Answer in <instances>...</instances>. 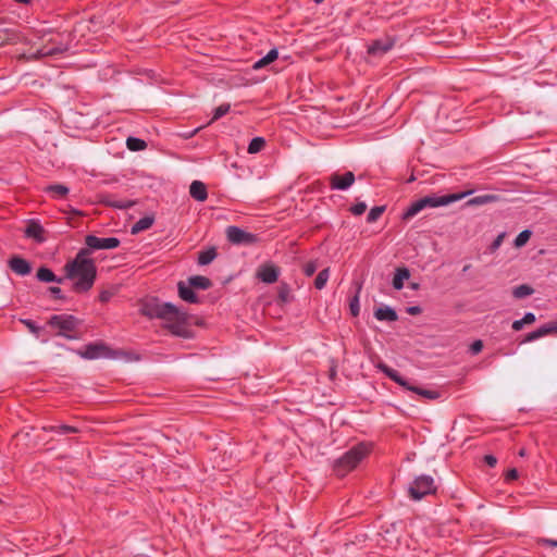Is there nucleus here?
I'll use <instances>...</instances> for the list:
<instances>
[{
	"mask_svg": "<svg viewBox=\"0 0 557 557\" xmlns=\"http://www.w3.org/2000/svg\"><path fill=\"white\" fill-rule=\"evenodd\" d=\"M25 236L35 239L37 243L45 242L44 227L35 221H30L25 228Z\"/></svg>",
	"mask_w": 557,
	"mask_h": 557,
	"instance_id": "18",
	"label": "nucleus"
},
{
	"mask_svg": "<svg viewBox=\"0 0 557 557\" xmlns=\"http://www.w3.org/2000/svg\"><path fill=\"white\" fill-rule=\"evenodd\" d=\"M193 288L194 287L190 286L189 283L186 284L183 281L178 282L177 289L180 298L188 304H198L199 297L196 295Z\"/></svg>",
	"mask_w": 557,
	"mask_h": 557,
	"instance_id": "17",
	"label": "nucleus"
},
{
	"mask_svg": "<svg viewBox=\"0 0 557 557\" xmlns=\"http://www.w3.org/2000/svg\"><path fill=\"white\" fill-rule=\"evenodd\" d=\"M48 292L55 298V299H60V300H64L65 299V296L62 292V289L58 286H50L48 288Z\"/></svg>",
	"mask_w": 557,
	"mask_h": 557,
	"instance_id": "44",
	"label": "nucleus"
},
{
	"mask_svg": "<svg viewBox=\"0 0 557 557\" xmlns=\"http://www.w3.org/2000/svg\"><path fill=\"white\" fill-rule=\"evenodd\" d=\"M470 268H471V264H466V265L463 267V269H462V272H463V273L468 272V271L470 270Z\"/></svg>",
	"mask_w": 557,
	"mask_h": 557,
	"instance_id": "59",
	"label": "nucleus"
},
{
	"mask_svg": "<svg viewBox=\"0 0 557 557\" xmlns=\"http://www.w3.org/2000/svg\"><path fill=\"white\" fill-rule=\"evenodd\" d=\"M49 430L58 434H70L78 432L77 428L67 424L52 425L49 428Z\"/></svg>",
	"mask_w": 557,
	"mask_h": 557,
	"instance_id": "37",
	"label": "nucleus"
},
{
	"mask_svg": "<svg viewBox=\"0 0 557 557\" xmlns=\"http://www.w3.org/2000/svg\"><path fill=\"white\" fill-rule=\"evenodd\" d=\"M483 348V343L481 339L474 341L470 346V351L472 355L479 354Z\"/></svg>",
	"mask_w": 557,
	"mask_h": 557,
	"instance_id": "46",
	"label": "nucleus"
},
{
	"mask_svg": "<svg viewBox=\"0 0 557 557\" xmlns=\"http://www.w3.org/2000/svg\"><path fill=\"white\" fill-rule=\"evenodd\" d=\"M268 65L267 62L264 61L263 58H261L260 60H258L255 64H253V69L255 70H259L263 66Z\"/></svg>",
	"mask_w": 557,
	"mask_h": 557,
	"instance_id": "56",
	"label": "nucleus"
},
{
	"mask_svg": "<svg viewBox=\"0 0 557 557\" xmlns=\"http://www.w3.org/2000/svg\"><path fill=\"white\" fill-rule=\"evenodd\" d=\"M102 202L115 209H129L134 206V201L127 199H115L112 196H104Z\"/></svg>",
	"mask_w": 557,
	"mask_h": 557,
	"instance_id": "23",
	"label": "nucleus"
},
{
	"mask_svg": "<svg viewBox=\"0 0 557 557\" xmlns=\"http://www.w3.org/2000/svg\"><path fill=\"white\" fill-rule=\"evenodd\" d=\"M539 339L537 335H536V332L533 331V332H530L525 335V338L523 339L522 343H529V342H533V341H536Z\"/></svg>",
	"mask_w": 557,
	"mask_h": 557,
	"instance_id": "54",
	"label": "nucleus"
},
{
	"mask_svg": "<svg viewBox=\"0 0 557 557\" xmlns=\"http://www.w3.org/2000/svg\"><path fill=\"white\" fill-rule=\"evenodd\" d=\"M278 57V51L277 49H271L264 57V61L267 62V64H270L271 62H273L274 60H276Z\"/></svg>",
	"mask_w": 557,
	"mask_h": 557,
	"instance_id": "45",
	"label": "nucleus"
},
{
	"mask_svg": "<svg viewBox=\"0 0 557 557\" xmlns=\"http://www.w3.org/2000/svg\"><path fill=\"white\" fill-rule=\"evenodd\" d=\"M9 267L15 274L21 276L28 275L32 272L29 261L18 256H14L9 260Z\"/></svg>",
	"mask_w": 557,
	"mask_h": 557,
	"instance_id": "16",
	"label": "nucleus"
},
{
	"mask_svg": "<svg viewBox=\"0 0 557 557\" xmlns=\"http://www.w3.org/2000/svg\"><path fill=\"white\" fill-rule=\"evenodd\" d=\"M410 288L416 290L419 288V284L418 283H410Z\"/></svg>",
	"mask_w": 557,
	"mask_h": 557,
	"instance_id": "58",
	"label": "nucleus"
},
{
	"mask_svg": "<svg viewBox=\"0 0 557 557\" xmlns=\"http://www.w3.org/2000/svg\"><path fill=\"white\" fill-rule=\"evenodd\" d=\"M265 146V139L263 137H255L250 140L247 151L250 154L260 152Z\"/></svg>",
	"mask_w": 557,
	"mask_h": 557,
	"instance_id": "29",
	"label": "nucleus"
},
{
	"mask_svg": "<svg viewBox=\"0 0 557 557\" xmlns=\"http://www.w3.org/2000/svg\"><path fill=\"white\" fill-rule=\"evenodd\" d=\"M410 277V271L406 267L397 268L393 277V287L400 290L404 287V281Z\"/></svg>",
	"mask_w": 557,
	"mask_h": 557,
	"instance_id": "25",
	"label": "nucleus"
},
{
	"mask_svg": "<svg viewBox=\"0 0 557 557\" xmlns=\"http://www.w3.org/2000/svg\"><path fill=\"white\" fill-rule=\"evenodd\" d=\"M199 128H195L194 131H191L190 133L186 134L185 137L186 138H190L193 137L197 132H198Z\"/></svg>",
	"mask_w": 557,
	"mask_h": 557,
	"instance_id": "57",
	"label": "nucleus"
},
{
	"mask_svg": "<svg viewBox=\"0 0 557 557\" xmlns=\"http://www.w3.org/2000/svg\"><path fill=\"white\" fill-rule=\"evenodd\" d=\"M367 210V205L366 202H357L355 203L354 206L350 207V212L354 214V215H361L366 212Z\"/></svg>",
	"mask_w": 557,
	"mask_h": 557,
	"instance_id": "42",
	"label": "nucleus"
},
{
	"mask_svg": "<svg viewBox=\"0 0 557 557\" xmlns=\"http://www.w3.org/2000/svg\"><path fill=\"white\" fill-rule=\"evenodd\" d=\"M317 269H318L317 262L315 261H309V262L305 263L302 270H304V273H305L306 276H311V275L314 274Z\"/></svg>",
	"mask_w": 557,
	"mask_h": 557,
	"instance_id": "43",
	"label": "nucleus"
},
{
	"mask_svg": "<svg viewBox=\"0 0 557 557\" xmlns=\"http://www.w3.org/2000/svg\"><path fill=\"white\" fill-rule=\"evenodd\" d=\"M141 312L150 319L162 320V326L174 336L185 339L194 337L188 314L171 302H161L158 299L147 300L141 306Z\"/></svg>",
	"mask_w": 557,
	"mask_h": 557,
	"instance_id": "1",
	"label": "nucleus"
},
{
	"mask_svg": "<svg viewBox=\"0 0 557 557\" xmlns=\"http://www.w3.org/2000/svg\"><path fill=\"white\" fill-rule=\"evenodd\" d=\"M47 324L51 329L57 330L55 334L58 336L64 337L66 339L78 338L76 331L81 324V321L75 315L66 313L53 314L49 318Z\"/></svg>",
	"mask_w": 557,
	"mask_h": 557,
	"instance_id": "7",
	"label": "nucleus"
},
{
	"mask_svg": "<svg viewBox=\"0 0 557 557\" xmlns=\"http://www.w3.org/2000/svg\"><path fill=\"white\" fill-rule=\"evenodd\" d=\"M355 174L347 171L344 174L333 173L330 176V187L333 190H347L355 183Z\"/></svg>",
	"mask_w": 557,
	"mask_h": 557,
	"instance_id": "11",
	"label": "nucleus"
},
{
	"mask_svg": "<svg viewBox=\"0 0 557 557\" xmlns=\"http://www.w3.org/2000/svg\"><path fill=\"white\" fill-rule=\"evenodd\" d=\"M126 146L131 151H140L147 147V144L140 138L128 137L126 140Z\"/></svg>",
	"mask_w": 557,
	"mask_h": 557,
	"instance_id": "31",
	"label": "nucleus"
},
{
	"mask_svg": "<svg viewBox=\"0 0 557 557\" xmlns=\"http://www.w3.org/2000/svg\"><path fill=\"white\" fill-rule=\"evenodd\" d=\"M533 293V288L529 285L522 284L519 286H516L512 290V295L515 298L521 299L524 297L530 296Z\"/></svg>",
	"mask_w": 557,
	"mask_h": 557,
	"instance_id": "34",
	"label": "nucleus"
},
{
	"mask_svg": "<svg viewBox=\"0 0 557 557\" xmlns=\"http://www.w3.org/2000/svg\"><path fill=\"white\" fill-rule=\"evenodd\" d=\"M277 296H278V299L285 304L289 302L292 300V294H290V288H289L288 284L282 283L278 286Z\"/></svg>",
	"mask_w": 557,
	"mask_h": 557,
	"instance_id": "35",
	"label": "nucleus"
},
{
	"mask_svg": "<svg viewBox=\"0 0 557 557\" xmlns=\"http://www.w3.org/2000/svg\"><path fill=\"white\" fill-rule=\"evenodd\" d=\"M231 109L230 103H222L219 107L214 109L213 116L211 119V122L216 121L228 113Z\"/></svg>",
	"mask_w": 557,
	"mask_h": 557,
	"instance_id": "38",
	"label": "nucleus"
},
{
	"mask_svg": "<svg viewBox=\"0 0 557 557\" xmlns=\"http://www.w3.org/2000/svg\"><path fill=\"white\" fill-rule=\"evenodd\" d=\"M15 2H18V3H24V4H27L30 2V0H14Z\"/></svg>",
	"mask_w": 557,
	"mask_h": 557,
	"instance_id": "60",
	"label": "nucleus"
},
{
	"mask_svg": "<svg viewBox=\"0 0 557 557\" xmlns=\"http://www.w3.org/2000/svg\"><path fill=\"white\" fill-rule=\"evenodd\" d=\"M216 249L214 247H210L206 250H202L198 253V264L207 265L211 263L216 258Z\"/></svg>",
	"mask_w": 557,
	"mask_h": 557,
	"instance_id": "28",
	"label": "nucleus"
},
{
	"mask_svg": "<svg viewBox=\"0 0 557 557\" xmlns=\"http://www.w3.org/2000/svg\"><path fill=\"white\" fill-rule=\"evenodd\" d=\"M539 338L552 333H557V322H548L535 330Z\"/></svg>",
	"mask_w": 557,
	"mask_h": 557,
	"instance_id": "32",
	"label": "nucleus"
},
{
	"mask_svg": "<svg viewBox=\"0 0 557 557\" xmlns=\"http://www.w3.org/2000/svg\"><path fill=\"white\" fill-rule=\"evenodd\" d=\"M188 283L190 286L197 289H209L212 286V282L202 275H194L188 278Z\"/></svg>",
	"mask_w": 557,
	"mask_h": 557,
	"instance_id": "27",
	"label": "nucleus"
},
{
	"mask_svg": "<svg viewBox=\"0 0 557 557\" xmlns=\"http://www.w3.org/2000/svg\"><path fill=\"white\" fill-rule=\"evenodd\" d=\"M374 317L379 321H388V322H394L398 319L397 312L388 306L377 308L374 311Z\"/></svg>",
	"mask_w": 557,
	"mask_h": 557,
	"instance_id": "21",
	"label": "nucleus"
},
{
	"mask_svg": "<svg viewBox=\"0 0 557 557\" xmlns=\"http://www.w3.org/2000/svg\"><path fill=\"white\" fill-rule=\"evenodd\" d=\"M540 544L542 545H547V546H552V547H557V541L556 540H550V539H542L540 540L539 542Z\"/></svg>",
	"mask_w": 557,
	"mask_h": 557,
	"instance_id": "53",
	"label": "nucleus"
},
{
	"mask_svg": "<svg viewBox=\"0 0 557 557\" xmlns=\"http://www.w3.org/2000/svg\"><path fill=\"white\" fill-rule=\"evenodd\" d=\"M524 323H522V319L516 320L512 323V330L520 331L523 327Z\"/></svg>",
	"mask_w": 557,
	"mask_h": 557,
	"instance_id": "55",
	"label": "nucleus"
},
{
	"mask_svg": "<svg viewBox=\"0 0 557 557\" xmlns=\"http://www.w3.org/2000/svg\"><path fill=\"white\" fill-rule=\"evenodd\" d=\"M153 222H154L153 216H150V215L143 216L132 225L131 233L133 235H136L143 231H146L152 226Z\"/></svg>",
	"mask_w": 557,
	"mask_h": 557,
	"instance_id": "24",
	"label": "nucleus"
},
{
	"mask_svg": "<svg viewBox=\"0 0 557 557\" xmlns=\"http://www.w3.org/2000/svg\"><path fill=\"white\" fill-rule=\"evenodd\" d=\"M407 491L410 499L417 502L429 495L435 494L437 491V484L432 475L420 474L412 480Z\"/></svg>",
	"mask_w": 557,
	"mask_h": 557,
	"instance_id": "8",
	"label": "nucleus"
},
{
	"mask_svg": "<svg viewBox=\"0 0 557 557\" xmlns=\"http://www.w3.org/2000/svg\"><path fill=\"white\" fill-rule=\"evenodd\" d=\"M85 244L89 251L99 249H114L120 246V239L116 237L100 238L95 235H87L85 237Z\"/></svg>",
	"mask_w": 557,
	"mask_h": 557,
	"instance_id": "10",
	"label": "nucleus"
},
{
	"mask_svg": "<svg viewBox=\"0 0 557 557\" xmlns=\"http://www.w3.org/2000/svg\"><path fill=\"white\" fill-rule=\"evenodd\" d=\"M370 445L359 443L347 450L343 456L333 462V471L338 478H344L369 455Z\"/></svg>",
	"mask_w": 557,
	"mask_h": 557,
	"instance_id": "4",
	"label": "nucleus"
},
{
	"mask_svg": "<svg viewBox=\"0 0 557 557\" xmlns=\"http://www.w3.org/2000/svg\"><path fill=\"white\" fill-rule=\"evenodd\" d=\"M108 347L103 344L91 343L78 350V355L88 360L98 359L108 356Z\"/></svg>",
	"mask_w": 557,
	"mask_h": 557,
	"instance_id": "14",
	"label": "nucleus"
},
{
	"mask_svg": "<svg viewBox=\"0 0 557 557\" xmlns=\"http://www.w3.org/2000/svg\"><path fill=\"white\" fill-rule=\"evenodd\" d=\"M111 296H112V293H111V292H109V290H102V292L99 294V300H100L101 302H107V301H109V300H110Z\"/></svg>",
	"mask_w": 557,
	"mask_h": 557,
	"instance_id": "49",
	"label": "nucleus"
},
{
	"mask_svg": "<svg viewBox=\"0 0 557 557\" xmlns=\"http://www.w3.org/2000/svg\"><path fill=\"white\" fill-rule=\"evenodd\" d=\"M484 461L486 462V465H488L490 467H494L496 463H497V458L493 455H486L484 457Z\"/></svg>",
	"mask_w": 557,
	"mask_h": 557,
	"instance_id": "52",
	"label": "nucleus"
},
{
	"mask_svg": "<svg viewBox=\"0 0 557 557\" xmlns=\"http://www.w3.org/2000/svg\"><path fill=\"white\" fill-rule=\"evenodd\" d=\"M471 194V191L461 193V194H449L445 196H425L416 201H413L401 214V219L404 221H408L416 216L420 211L425 208H437L442 206H447L449 203L456 202L467 195Z\"/></svg>",
	"mask_w": 557,
	"mask_h": 557,
	"instance_id": "3",
	"label": "nucleus"
},
{
	"mask_svg": "<svg viewBox=\"0 0 557 557\" xmlns=\"http://www.w3.org/2000/svg\"><path fill=\"white\" fill-rule=\"evenodd\" d=\"M2 503V499L0 498V504Z\"/></svg>",
	"mask_w": 557,
	"mask_h": 557,
	"instance_id": "63",
	"label": "nucleus"
},
{
	"mask_svg": "<svg viewBox=\"0 0 557 557\" xmlns=\"http://www.w3.org/2000/svg\"><path fill=\"white\" fill-rule=\"evenodd\" d=\"M518 454H519V456L524 457L525 456V449L521 448Z\"/></svg>",
	"mask_w": 557,
	"mask_h": 557,
	"instance_id": "61",
	"label": "nucleus"
},
{
	"mask_svg": "<svg viewBox=\"0 0 557 557\" xmlns=\"http://www.w3.org/2000/svg\"><path fill=\"white\" fill-rule=\"evenodd\" d=\"M395 45V40L391 37L373 40L368 46V53L373 57H382L388 52Z\"/></svg>",
	"mask_w": 557,
	"mask_h": 557,
	"instance_id": "13",
	"label": "nucleus"
},
{
	"mask_svg": "<svg viewBox=\"0 0 557 557\" xmlns=\"http://www.w3.org/2000/svg\"><path fill=\"white\" fill-rule=\"evenodd\" d=\"M225 234L227 240L233 245L249 246L256 244L258 240L256 234L246 232L243 228L235 225L227 226Z\"/></svg>",
	"mask_w": 557,
	"mask_h": 557,
	"instance_id": "9",
	"label": "nucleus"
},
{
	"mask_svg": "<svg viewBox=\"0 0 557 557\" xmlns=\"http://www.w3.org/2000/svg\"><path fill=\"white\" fill-rule=\"evenodd\" d=\"M18 42H23L25 45H29L30 41L23 36L21 32L13 28H5L0 30V46L2 45H15Z\"/></svg>",
	"mask_w": 557,
	"mask_h": 557,
	"instance_id": "15",
	"label": "nucleus"
},
{
	"mask_svg": "<svg viewBox=\"0 0 557 557\" xmlns=\"http://www.w3.org/2000/svg\"><path fill=\"white\" fill-rule=\"evenodd\" d=\"M532 235V232L530 230H524L518 234V236L515 239V246L516 247H522L524 246L528 240L530 239Z\"/></svg>",
	"mask_w": 557,
	"mask_h": 557,
	"instance_id": "39",
	"label": "nucleus"
},
{
	"mask_svg": "<svg viewBox=\"0 0 557 557\" xmlns=\"http://www.w3.org/2000/svg\"><path fill=\"white\" fill-rule=\"evenodd\" d=\"M375 368L381 371L382 373H384L388 379H391L393 382H395L396 384H398L399 386L404 387L405 389L407 391H410V392H413L416 394H418L419 396H422L423 398H426V399H430V400H433V399H437L440 397V393L437 391H432V389H425L423 387H420V386H417V385H413L412 383H410L408 380H406L405 377H403L400 375V373L388 367L386 363L384 362H379Z\"/></svg>",
	"mask_w": 557,
	"mask_h": 557,
	"instance_id": "6",
	"label": "nucleus"
},
{
	"mask_svg": "<svg viewBox=\"0 0 557 557\" xmlns=\"http://www.w3.org/2000/svg\"><path fill=\"white\" fill-rule=\"evenodd\" d=\"M536 318H535V314L532 313V312H527L523 318H522V323L524 324H531L533 322H535Z\"/></svg>",
	"mask_w": 557,
	"mask_h": 557,
	"instance_id": "48",
	"label": "nucleus"
},
{
	"mask_svg": "<svg viewBox=\"0 0 557 557\" xmlns=\"http://www.w3.org/2000/svg\"><path fill=\"white\" fill-rule=\"evenodd\" d=\"M323 1H324V0H314V2H315V3H318V4H319V3H321V2H323Z\"/></svg>",
	"mask_w": 557,
	"mask_h": 557,
	"instance_id": "62",
	"label": "nucleus"
},
{
	"mask_svg": "<svg viewBox=\"0 0 557 557\" xmlns=\"http://www.w3.org/2000/svg\"><path fill=\"white\" fill-rule=\"evenodd\" d=\"M36 277L38 281L40 282H45V283H51V282H55L58 284H62L63 281H64V277H59L57 276L52 270H50L49 268L47 267H40L38 270H37V273H36Z\"/></svg>",
	"mask_w": 557,
	"mask_h": 557,
	"instance_id": "19",
	"label": "nucleus"
},
{
	"mask_svg": "<svg viewBox=\"0 0 557 557\" xmlns=\"http://www.w3.org/2000/svg\"><path fill=\"white\" fill-rule=\"evenodd\" d=\"M45 191L49 194L54 199H61L69 194V188L62 184H52L48 185L45 188Z\"/></svg>",
	"mask_w": 557,
	"mask_h": 557,
	"instance_id": "26",
	"label": "nucleus"
},
{
	"mask_svg": "<svg viewBox=\"0 0 557 557\" xmlns=\"http://www.w3.org/2000/svg\"><path fill=\"white\" fill-rule=\"evenodd\" d=\"M189 194L197 201H205L208 197L207 187L200 181H194L190 184Z\"/></svg>",
	"mask_w": 557,
	"mask_h": 557,
	"instance_id": "20",
	"label": "nucleus"
},
{
	"mask_svg": "<svg viewBox=\"0 0 557 557\" xmlns=\"http://www.w3.org/2000/svg\"><path fill=\"white\" fill-rule=\"evenodd\" d=\"M384 211H385L384 206H375V207L371 208V210L369 211V213L367 215V222L373 223V222L377 221Z\"/></svg>",
	"mask_w": 557,
	"mask_h": 557,
	"instance_id": "36",
	"label": "nucleus"
},
{
	"mask_svg": "<svg viewBox=\"0 0 557 557\" xmlns=\"http://www.w3.org/2000/svg\"><path fill=\"white\" fill-rule=\"evenodd\" d=\"M89 255V249L82 248L75 258L64 265L65 278L74 281L72 288L77 294L91 289L97 277V267Z\"/></svg>",
	"mask_w": 557,
	"mask_h": 557,
	"instance_id": "2",
	"label": "nucleus"
},
{
	"mask_svg": "<svg viewBox=\"0 0 557 557\" xmlns=\"http://www.w3.org/2000/svg\"><path fill=\"white\" fill-rule=\"evenodd\" d=\"M498 200H499V196H497V195L484 194V195H479V196L470 198L467 201V206H471V207L483 206V205L496 202Z\"/></svg>",
	"mask_w": 557,
	"mask_h": 557,
	"instance_id": "22",
	"label": "nucleus"
},
{
	"mask_svg": "<svg viewBox=\"0 0 557 557\" xmlns=\"http://www.w3.org/2000/svg\"><path fill=\"white\" fill-rule=\"evenodd\" d=\"M329 277H330V270L329 269H323L322 271H320L317 275V277L314 278V287L317 289H322L325 287L327 281H329Z\"/></svg>",
	"mask_w": 557,
	"mask_h": 557,
	"instance_id": "33",
	"label": "nucleus"
},
{
	"mask_svg": "<svg viewBox=\"0 0 557 557\" xmlns=\"http://www.w3.org/2000/svg\"><path fill=\"white\" fill-rule=\"evenodd\" d=\"M278 276L280 268L271 262L263 263L258 268L257 277L263 283H275Z\"/></svg>",
	"mask_w": 557,
	"mask_h": 557,
	"instance_id": "12",
	"label": "nucleus"
},
{
	"mask_svg": "<svg viewBox=\"0 0 557 557\" xmlns=\"http://www.w3.org/2000/svg\"><path fill=\"white\" fill-rule=\"evenodd\" d=\"M503 239H504V234H499V235L494 239V242L492 243V245H491V247H490V248H491V251H495V250H497V249L500 247V245H502V243H503Z\"/></svg>",
	"mask_w": 557,
	"mask_h": 557,
	"instance_id": "47",
	"label": "nucleus"
},
{
	"mask_svg": "<svg viewBox=\"0 0 557 557\" xmlns=\"http://www.w3.org/2000/svg\"><path fill=\"white\" fill-rule=\"evenodd\" d=\"M407 313L411 314V315H417V314H420L422 312V309L420 306H411V307H408L406 309Z\"/></svg>",
	"mask_w": 557,
	"mask_h": 557,
	"instance_id": "50",
	"label": "nucleus"
},
{
	"mask_svg": "<svg viewBox=\"0 0 557 557\" xmlns=\"http://www.w3.org/2000/svg\"><path fill=\"white\" fill-rule=\"evenodd\" d=\"M22 323L29 330V332L32 334H34L35 336H39L40 332H41V327L38 326L33 320H29V319H23L21 320Z\"/></svg>",
	"mask_w": 557,
	"mask_h": 557,
	"instance_id": "41",
	"label": "nucleus"
},
{
	"mask_svg": "<svg viewBox=\"0 0 557 557\" xmlns=\"http://www.w3.org/2000/svg\"><path fill=\"white\" fill-rule=\"evenodd\" d=\"M45 50H46V48L44 46H41L38 50H36L35 52H33L32 54H29L27 57L25 54H23V58H25L27 61H38V60H41L42 58L51 57L50 54H44Z\"/></svg>",
	"mask_w": 557,
	"mask_h": 557,
	"instance_id": "40",
	"label": "nucleus"
},
{
	"mask_svg": "<svg viewBox=\"0 0 557 557\" xmlns=\"http://www.w3.org/2000/svg\"><path fill=\"white\" fill-rule=\"evenodd\" d=\"M518 478V470L512 468V469H509L506 473V480L510 481V480H516Z\"/></svg>",
	"mask_w": 557,
	"mask_h": 557,
	"instance_id": "51",
	"label": "nucleus"
},
{
	"mask_svg": "<svg viewBox=\"0 0 557 557\" xmlns=\"http://www.w3.org/2000/svg\"><path fill=\"white\" fill-rule=\"evenodd\" d=\"M34 35L38 40L44 41L42 46L46 48L44 54L55 57L65 53L70 49L69 35L65 36L61 33L53 35L52 28L36 29Z\"/></svg>",
	"mask_w": 557,
	"mask_h": 557,
	"instance_id": "5",
	"label": "nucleus"
},
{
	"mask_svg": "<svg viewBox=\"0 0 557 557\" xmlns=\"http://www.w3.org/2000/svg\"><path fill=\"white\" fill-rule=\"evenodd\" d=\"M360 290H361V285L358 284L356 294L349 301V310H350L351 315H354V317H358L360 313V304H359Z\"/></svg>",
	"mask_w": 557,
	"mask_h": 557,
	"instance_id": "30",
	"label": "nucleus"
}]
</instances>
